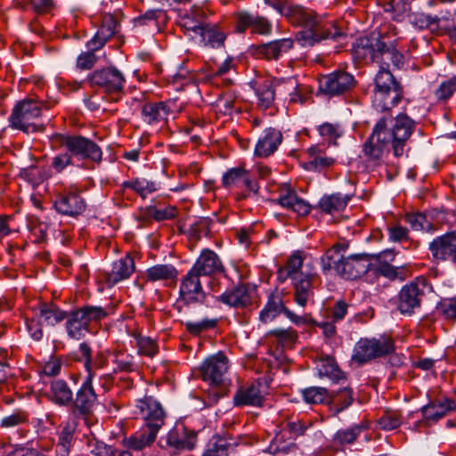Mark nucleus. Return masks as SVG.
Segmentation results:
<instances>
[{
    "label": "nucleus",
    "mask_w": 456,
    "mask_h": 456,
    "mask_svg": "<svg viewBox=\"0 0 456 456\" xmlns=\"http://www.w3.org/2000/svg\"><path fill=\"white\" fill-rule=\"evenodd\" d=\"M379 33L359 37L353 45L352 53L357 61L376 62L380 69L375 75L372 90V106L380 112L389 111L403 98V87L388 69L390 65L401 69L404 56L394 42L387 41Z\"/></svg>",
    "instance_id": "nucleus-1"
},
{
    "label": "nucleus",
    "mask_w": 456,
    "mask_h": 456,
    "mask_svg": "<svg viewBox=\"0 0 456 456\" xmlns=\"http://www.w3.org/2000/svg\"><path fill=\"white\" fill-rule=\"evenodd\" d=\"M386 118H381L375 125L371 134L362 146L365 160L373 167L379 166L383 157L392 145L394 156L402 157L414 128L415 122L405 114H399L394 120L392 128H387Z\"/></svg>",
    "instance_id": "nucleus-2"
},
{
    "label": "nucleus",
    "mask_w": 456,
    "mask_h": 456,
    "mask_svg": "<svg viewBox=\"0 0 456 456\" xmlns=\"http://www.w3.org/2000/svg\"><path fill=\"white\" fill-rule=\"evenodd\" d=\"M264 2L293 26L304 28L297 35V40L303 47L313 46L323 39H337L343 36L331 21L326 20L314 11L300 4L289 0H264Z\"/></svg>",
    "instance_id": "nucleus-3"
},
{
    "label": "nucleus",
    "mask_w": 456,
    "mask_h": 456,
    "mask_svg": "<svg viewBox=\"0 0 456 456\" xmlns=\"http://www.w3.org/2000/svg\"><path fill=\"white\" fill-rule=\"evenodd\" d=\"M137 407L142 413L145 426L130 437L125 438L123 443L128 449L141 451L155 441L159 430L164 424L165 412L160 403L152 398L140 401Z\"/></svg>",
    "instance_id": "nucleus-4"
},
{
    "label": "nucleus",
    "mask_w": 456,
    "mask_h": 456,
    "mask_svg": "<svg viewBox=\"0 0 456 456\" xmlns=\"http://www.w3.org/2000/svg\"><path fill=\"white\" fill-rule=\"evenodd\" d=\"M343 248L341 244H335L326 251L321 258L322 272L327 273L333 269L338 275L348 280H354L365 274L370 267L368 255H352L345 257L340 253Z\"/></svg>",
    "instance_id": "nucleus-5"
},
{
    "label": "nucleus",
    "mask_w": 456,
    "mask_h": 456,
    "mask_svg": "<svg viewBox=\"0 0 456 456\" xmlns=\"http://www.w3.org/2000/svg\"><path fill=\"white\" fill-rule=\"evenodd\" d=\"M228 370V359L223 353L211 355L200 365L199 370L202 379L211 387L208 393L209 404L216 403L225 394L224 375Z\"/></svg>",
    "instance_id": "nucleus-6"
},
{
    "label": "nucleus",
    "mask_w": 456,
    "mask_h": 456,
    "mask_svg": "<svg viewBox=\"0 0 456 456\" xmlns=\"http://www.w3.org/2000/svg\"><path fill=\"white\" fill-rule=\"evenodd\" d=\"M43 103L33 99H24L13 108L9 118L12 126L26 134L42 132L45 125L37 123L41 116Z\"/></svg>",
    "instance_id": "nucleus-7"
},
{
    "label": "nucleus",
    "mask_w": 456,
    "mask_h": 456,
    "mask_svg": "<svg viewBox=\"0 0 456 456\" xmlns=\"http://www.w3.org/2000/svg\"><path fill=\"white\" fill-rule=\"evenodd\" d=\"M107 311L102 306L85 305L67 314L66 330L69 338L79 340L89 330L91 322H100L107 317Z\"/></svg>",
    "instance_id": "nucleus-8"
},
{
    "label": "nucleus",
    "mask_w": 456,
    "mask_h": 456,
    "mask_svg": "<svg viewBox=\"0 0 456 456\" xmlns=\"http://www.w3.org/2000/svg\"><path fill=\"white\" fill-rule=\"evenodd\" d=\"M431 289L432 287L425 278H416L405 284L399 291L397 309L404 315L414 314L420 308L427 293Z\"/></svg>",
    "instance_id": "nucleus-9"
},
{
    "label": "nucleus",
    "mask_w": 456,
    "mask_h": 456,
    "mask_svg": "<svg viewBox=\"0 0 456 456\" xmlns=\"http://www.w3.org/2000/svg\"><path fill=\"white\" fill-rule=\"evenodd\" d=\"M56 139L61 147L69 151L77 160H91L100 163L102 151L100 146L82 135L57 134Z\"/></svg>",
    "instance_id": "nucleus-10"
},
{
    "label": "nucleus",
    "mask_w": 456,
    "mask_h": 456,
    "mask_svg": "<svg viewBox=\"0 0 456 456\" xmlns=\"http://www.w3.org/2000/svg\"><path fill=\"white\" fill-rule=\"evenodd\" d=\"M394 351V340L388 336L365 338H361L354 346L352 359L359 363H365L372 359L390 354Z\"/></svg>",
    "instance_id": "nucleus-11"
},
{
    "label": "nucleus",
    "mask_w": 456,
    "mask_h": 456,
    "mask_svg": "<svg viewBox=\"0 0 456 456\" xmlns=\"http://www.w3.org/2000/svg\"><path fill=\"white\" fill-rule=\"evenodd\" d=\"M87 79L91 86L108 94L121 92L125 84L123 74L114 67L94 70Z\"/></svg>",
    "instance_id": "nucleus-12"
},
{
    "label": "nucleus",
    "mask_w": 456,
    "mask_h": 456,
    "mask_svg": "<svg viewBox=\"0 0 456 456\" xmlns=\"http://www.w3.org/2000/svg\"><path fill=\"white\" fill-rule=\"evenodd\" d=\"M98 404V396L94 389L91 378H86L71 403L75 416L86 417L94 412Z\"/></svg>",
    "instance_id": "nucleus-13"
},
{
    "label": "nucleus",
    "mask_w": 456,
    "mask_h": 456,
    "mask_svg": "<svg viewBox=\"0 0 456 456\" xmlns=\"http://www.w3.org/2000/svg\"><path fill=\"white\" fill-rule=\"evenodd\" d=\"M354 84L352 74L337 70L324 76L320 81V90L330 96L339 95L347 92Z\"/></svg>",
    "instance_id": "nucleus-14"
},
{
    "label": "nucleus",
    "mask_w": 456,
    "mask_h": 456,
    "mask_svg": "<svg viewBox=\"0 0 456 456\" xmlns=\"http://www.w3.org/2000/svg\"><path fill=\"white\" fill-rule=\"evenodd\" d=\"M281 313H283L291 322L299 325L305 322V318L297 316L290 310L285 307L282 297L280 293H273L268 297V300L259 314V319L262 322L267 323L273 321Z\"/></svg>",
    "instance_id": "nucleus-15"
},
{
    "label": "nucleus",
    "mask_w": 456,
    "mask_h": 456,
    "mask_svg": "<svg viewBox=\"0 0 456 456\" xmlns=\"http://www.w3.org/2000/svg\"><path fill=\"white\" fill-rule=\"evenodd\" d=\"M54 208L61 215L77 216L86 208L85 200L74 191H64L56 196Z\"/></svg>",
    "instance_id": "nucleus-16"
},
{
    "label": "nucleus",
    "mask_w": 456,
    "mask_h": 456,
    "mask_svg": "<svg viewBox=\"0 0 456 456\" xmlns=\"http://www.w3.org/2000/svg\"><path fill=\"white\" fill-rule=\"evenodd\" d=\"M200 277L199 273L190 269L187 274L182 279L180 297L185 304L204 302L206 293L202 289Z\"/></svg>",
    "instance_id": "nucleus-17"
},
{
    "label": "nucleus",
    "mask_w": 456,
    "mask_h": 456,
    "mask_svg": "<svg viewBox=\"0 0 456 456\" xmlns=\"http://www.w3.org/2000/svg\"><path fill=\"white\" fill-rule=\"evenodd\" d=\"M294 46V41L291 38H281L251 47L252 54L267 61L279 60L284 54L288 53Z\"/></svg>",
    "instance_id": "nucleus-18"
},
{
    "label": "nucleus",
    "mask_w": 456,
    "mask_h": 456,
    "mask_svg": "<svg viewBox=\"0 0 456 456\" xmlns=\"http://www.w3.org/2000/svg\"><path fill=\"white\" fill-rule=\"evenodd\" d=\"M434 258L456 262V232H448L437 237L429 244Z\"/></svg>",
    "instance_id": "nucleus-19"
},
{
    "label": "nucleus",
    "mask_w": 456,
    "mask_h": 456,
    "mask_svg": "<svg viewBox=\"0 0 456 456\" xmlns=\"http://www.w3.org/2000/svg\"><path fill=\"white\" fill-rule=\"evenodd\" d=\"M248 28H250L253 33L267 36L272 33L273 25L265 17L253 15L246 12L238 13L236 30L242 33Z\"/></svg>",
    "instance_id": "nucleus-20"
},
{
    "label": "nucleus",
    "mask_w": 456,
    "mask_h": 456,
    "mask_svg": "<svg viewBox=\"0 0 456 456\" xmlns=\"http://www.w3.org/2000/svg\"><path fill=\"white\" fill-rule=\"evenodd\" d=\"M202 277H209L224 271L219 256L211 249H204L191 268Z\"/></svg>",
    "instance_id": "nucleus-21"
},
{
    "label": "nucleus",
    "mask_w": 456,
    "mask_h": 456,
    "mask_svg": "<svg viewBox=\"0 0 456 456\" xmlns=\"http://www.w3.org/2000/svg\"><path fill=\"white\" fill-rule=\"evenodd\" d=\"M317 278L314 273H300L298 278L293 280L294 300L304 307L314 297V282Z\"/></svg>",
    "instance_id": "nucleus-22"
},
{
    "label": "nucleus",
    "mask_w": 456,
    "mask_h": 456,
    "mask_svg": "<svg viewBox=\"0 0 456 456\" xmlns=\"http://www.w3.org/2000/svg\"><path fill=\"white\" fill-rule=\"evenodd\" d=\"M216 299L232 307L244 308L251 304V296L249 286L248 284H240L226 290Z\"/></svg>",
    "instance_id": "nucleus-23"
},
{
    "label": "nucleus",
    "mask_w": 456,
    "mask_h": 456,
    "mask_svg": "<svg viewBox=\"0 0 456 456\" xmlns=\"http://www.w3.org/2000/svg\"><path fill=\"white\" fill-rule=\"evenodd\" d=\"M196 441V433L185 429H183L182 433H179L177 429L171 430L166 437L167 446L174 453L192 450L195 447Z\"/></svg>",
    "instance_id": "nucleus-24"
},
{
    "label": "nucleus",
    "mask_w": 456,
    "mask_h": 456,
    "mask_svg": "<svg viewBox=\"0 0 456 456\" xmlns=\"http://www.w3.org/2000/svg\"><path fill=\"white\" fill-rule=\"evenodd\" d=\"M282 142L281 133L275 128H267L258 139L255 147V155L265 158L273 154Z\"/></svg>",
    "instance_id": "nucleus-25"
},
{
    "label": "nucleus",
    "mask_w": 456,
    "mask_h": 456,
    "mask_svg": "<svg viewBox=\"0 0 456 456\" xmlns=\"http://www.w3.org/2000/svg\"><path fill=\"white\" fill-rule=\"evenodd\" d=\"M456 410V403L452 399L444 397L441 400L430 402L421 408V412L427 421L436 422L449 412Z\"/></svg>",
    "instance_id": "nucleus-26"
},
{
    "label": "nucleus",
    "mask_w": 456,
    "mask_h": 456,
    "mask_svg": "<svg viewBox=\"0 0 456 456\" xmlns=\"http://www.w3.org/2000/svg\"><path fill=\"white\" fill-rule=\"evenodd\" d=\"M170 112L169 106L164 102H146L142 107V118L151 126L165 123Z\"/></svg>",
    "instance_id": "nucleus-27"
},
{
    "label": "nucleus",
    "mask_w": 456,
    "mask_h": 456,
    "mask_svg": "<svg viewBox=\"0 0 456 456\" xmlns=\"http://www.w3.org/2000/svg\"><path fill=\"white\" fill-rule=\"evenodd\" d=\"M134 271V259L127 256L112 264L110 272L107 273L106 282L110 287L114 286L118 282L129 278Z\"/></svg>",
    "instance_id": "nucleus-28"
},
{
    "label": "nucleus",
    "mask_w": 456,
    "mask_h": 456,
    "mask_svg": "<svg viewBox=\"0 0 456 456\" xmlns=\"http://www.w3.org/2000/svg\"><path fill=\"white\" fill-rule=\"evenodd\" d=\"M117 26V20L112 15H105L102 19L101 28L97 30L94 37L87 43L88 47L93 51H96L102 47L116 33Z\"/></svg>",
    "instance_id": "nucleus-29"
},
{
    "label": "nucleus",
    "mask_w": 456,
    "mask_h": 456,
    "mask_svg": "<svg viewBox=\"0 0 456 456\" xmlns=\"http://www.w3.org/2000/svg\"><path fill=\"white\" fill-rule=\"evenodd\" d=\"M49 399L59 406H69L73 402V392L63 379H53L50 383Z\"/></svg>",
    "instance_id": "nucleus-30"
},
{
    "label": "nucleus",
    "mask_w": 456,
    "mask_h": 456,
    "mask_svg": "<svg viewBox=\"0 0 456 456\" xmlns=\"http://www.w3.org/2000/svg\"><path fill=\"white\" fill-rule=\"evenodd\" d=\"M260 387L259 383H253L247 387L238 390L233 396L234 404L236 406H261L264 397Z\"/></svg>",
    "instance_id": "nucleus-31"
},
{
    "label": "nucleus",
    "mask_w": 456,
    "mask_h": 456,
    "mask_svg": "<svg viewBox=\"0 0 456 456\" xmlns=\"http://www.w3.org/2000/svg\"><path fill=\"white\" fill-rule=\"evenodd\" d=\"M282 208H287L298 216H306L311 211V206L303 199L299 198L294 191L287 190L276 200Z\"/></svg>",
    "instance_id": "nucleus-32"
},
{
    "label": "nucleus",
    "mask_w": 456,
    "mask_h": 456,
    "mask_svg": "<svg viewBox=\"0 0 456 456\" xmlns=\"http://www.w3.org/2000/svg\"><path fill=\"white\" fill-rule=\"evenodd\" d=\"M316 370L321 378H327L333 383H339L346 379L344 372L338 366L331 356L322 357L316 363Z\"/></svg>",
    "instance_id": "nucleus-33"
},
{
    "label": "nucleus",
    "mask_w": 456,
    "mask_h": 456,
    "mask_svg": "<svg viewBox=\"0 0 456 456\" xmlns=\"http://www.w3.org/2000/svg\"><path fill=\"white\" fill-rule=\"evenodd\" d=\"M206 23L200 12H192L181 17L180 26L191 39H197Z\"/></svg>",
    "instance_id": "nucleus-34"
},
{
    "label": "nucleus",
    "mask_w": 456,
    "mask_h": 456,
    "mask_svg": "<svg viewBox=\"0 0 456 456\" xmlns=\"http://www.w3.org/2000/svg\"><path fill=\"white\" fill-rule=\"evenodd\" d=\"M350 198L341 194L325 195L319 200L318 208L327 214H333L344 210Z\"/></svg>",
    "instance_id": "nucleus-35"
},
{
    "label": "nucleus",
    "mask_w": 456,
    "mask_h": 456,
    "mask_svg": "<svg viewBox=\"0 0 456 456\" xmlns=\"http://www.w3.org/2000/svg\"><path fill=\"white\" fill-rule=\"evenodd\" d=\"M226 36L216 26L206 24L197 40L212 48H217L223 45Z\"/></svg>",
    "instance_id": "nucleus-36"
},
{
    "label": "nucleus",
    "mask_w": 456,
    "mask_h": 456,
    "mask_svg": "<svg viewBox=\"0 0 456 456\" xmlns=\"http://www.w3.org/2000/svg\"><path fill=\"white\" fill-rule=\"evenodd\" d=\"M177 275L178 271L170 264L156 265L146 271L147 280L151 281L175 280Z\"/></svg>",
    "instance_id": "nucleus-37"
},
{
    "label": "nucleus",
    "mask_w": 456,
    "mask_h": 456,
    "mask_svg": "<svg viewBox=\"0 0 456 456\" xmlns=\"http://www.w3.org/2000/svg\"><path fill=\"white\" fill-rule=\"evenodd\" d=\"M353 401V390L349 387H343L337 391L330 392V405H332L336 415L350 406Z\"/></svg>",
    "instance_id": "nucleus-38"
},
{
    "label": "nucleus",
    "mask_w": 456,
    "mask_h": 456,
    "mask_svg": "<svg viewBox=\"0 0 456 456\" xmlns=\"http://www.w3.org/2000/svg\"><path fill=\"white\" fill-rule=\"evenodd\" d=\"M232 444L224 437L213 436L207 444L202 456H227Z\"/></svg>",
    "instance_id": "nucleus-39"
},
{
    "label": "nucleus",
    "mask_w": 456,
    "mask_h": 456,
    "mask_svg": "<svg viewBox=\"0 0 456 456\" xmlns=\"http://www.w3.org/2000/svg\"><path fill=\"white\" fill-rule=\"evenodd\" d=\"M39 316L40 322L49 326H54L65 318H67V313L61 311L54 305H48L42 304L39 306Z\"/></svg>",
    "instance_id": "nucleus-40"
},
{
    "label": "nucleus",
    "mask_w": 456,
    "mask_h": 456,
    "mask_svg": "<svg viewBox=\"0 0 456 456\" xmlns=\"http://www.w3.org/2000/svg\"><path fill=\"white\" fill-rule=\"evenodd\" d=\"M410 23L418 29L436 31L439 28L440 19L423 12H413L409 15Z\"/></svg>",
    "instance_id": "nucleus-41"
},
{
    "label": "nucleus",
    "mask_w": 456,
    "mask_h": 456,
    "mask_svg": "<svg viewBox=\"0 0 456 456\" xmlns=\"http://www.w3.org/2000/svg\"><path fill=\"white\" fill-rule=\"evenodd\" d=\"M302 395L307 403L330 404V393L322 387H310L302 391Z\"/></svg>",
    "instance_id": "nucleus-42"
},
{
    "label": "nucleus",
    "mask_w": 456,
    "mask_h": 456,
    "mask_svg": "<svg viewBox=\"0 0 456 456\" xmlns=\"http://www.w3.org/2000/svg\"><path fill=\"white\" fill-rule=\"evenodd\" d=\"M321 150L317 146H312L308 149L310 156L313 159L307 162V168L314 171H322V169L331 166L334 163V159L330 157L322 156L318 153Z\"/></svg>",
    "instance_id": "nucleus-43"
},
{
    "label": "nucleus",
    "mask_w": 456,
    "mask_h": 456,
    "mask_svg": "<svg viewBox=\"0 0 456 456\" xmlns=\"http://www.w3.org/2000/svg\"><path fill=\"white\" fill-rule=\"evenodd\" d=\"M272 83L275 88L276 94L281 97L295 94L298 86L297 80L293 77L288 78H275Z\"/></svg>",
    "instance_id": "nucleus-44"
},
{
    "label": "nucleus",
    "mask_w": 456,
    "mask_h": 456,
    "mask_svg": "<svg viewBox=\"0 0 456 456\" xmlns=\"http://www.w3.org/2000/svg\"><path fill=\"white\" fill-rule=\"evenodd\" d=\"M364 429L362 425H355L346 429L338 430L334 436V442L338 444H350L354 443Z\"/></svg>",
    "instance_id": "nucleus-45"
},
{
    "label": "nucleus",
    "mask_w": 456,
    "mask_h": 456,
    "mask_svg": "<svg viewBox=\"0 0 456 456\" xmlns=\"http://www.w3.org/2000/svg\"><path fill=\"white\" fill-rule=\"evenodd\" d=\"M28 422V414L22 410H17L9 415L3 417L0 420V427L12 428Z\"/></svg>",
    "instance_id": "nucleus-46"
},
{
    "label": "nucleus",
    "mask_w": 456,
    "mask_h": 456,
    "mask_svg": "<svg viewBox=\"0 0 456 456\" xmlns=\"http://www.w3.org/2000/svg\"><path fill=\"white\" fill-rule=\"evenodd\" d=\"M258 104L264 108H269L274 101L276 91L273 83H265L256 90Z\"/></svg>",
    "instance_id": "nucleus-47"
},
{
    "label": "nucleus",
    "mask_w": 456,
    "mask_h": 456,
    "mask_svg": "<svg viewBox=\"0 0 456 456\" xmlns=\"http://www.w3.org/2000/svg\"><path fill=\"white\" fill-rule=\"evenodd\" d=\"M218 322V319L205 318L199 322H185V329L192 335H199L203 331L214 329Z\"/></svg>",
    "instance_id": "nucleus-48"
},
{
    "label": "nucleus",
    "mask_w": 456,
    "mask_h": 456,
    "mask_svg": "<svg viewBox=\"0 0 456 456\" xmlns=\"http://www.w3.org/2000/svg\"><path fill=\"white\" fill-rule=\"evenodd\" d=\"M177 210L175 207L168 206L163 209H158L154 206H149L145 208V215L156 221H164L172 219L176 216Z\"/></svg>",
    "instance_id": "nucleus-49"
},
{
    "label": "nucleus",
    "mask_w": 456,
    "mask_h": 456,
    "mask_svg": "<svg viewBox=\"0 0 456 456\" xmlns=\"http://www.w3.org/2000/svg\"><path fill=\"white\" fill-rule=\"evenodd\" d=\"M72 154L65 150V151L55 155L52 159L51 167L55 170L56 173H61L66 167L74 165Z\"/></svg>",
    "instance_id": "nucleus-50"
},
{
    "label": "nucleus",
    "mask_w": 456,
    "mask_h": 456,
    "mask_svg": "<svg viewBox=\"0 0 456 456\" xmlns=\"http://www.w3.org/2000/svg\"><path fill=\"white\" fill-rule=\"evenodd\" d=\"M247 171L241 167H235L224 174L222 182L224 187H231L242 183Z\"/></svg>",
    "instance_id": "nucleus-51"
},
{
    "label": "nucleus",
    "mask_w": 456,
    "mask_h": 456,
    "mask_svg": "<svg viewBox=\"0 0 456 456\" xmlns=\"http://www.w3.org/2000/svg\"><path fill=\"white\" fill-rule=\"evenodd\" d=\"M320 135L325 140L336 144V140L343 134V130L338 125L324 123L318 126Z\"/></svg>",
    "instance_id": "nucleus-52"
},
{
    "label": "nucleus",
    "mask_w": 456,
    "mask_h": 456,
    "mask_svg": "<svg viewBox=\"0 0 456 456\" xmlns=\"http://www.w3.org/2000/svg\"><path fill=\"white\" fill-rule=\"evenodd\" d=\"M405 222L410 224L412 230L420 231L430 226L427 216L422 213H409L404 216Z\"/></svg>",
    "instance_id": "nucleus-53"
},
{
    "label": "nucleus",
    "mask_w": 456,
    "mask_h": 456,
    "mask_svg": "<svg viewBox=\"0 0 456 456\" xmlns=\"http://www.w3.org/2000/svg\"><path fill=\"white\" fill-rule=\"evenodd\" d=\"M456 90V77L444 81L440 84L439 87L436 90V96L440 101L449 99Z\"/></svg>",
    "instance_id": "nucleus-54"
},
{
    "label": "nucleus",
    "mask_w": 456,
    "mask_h": 456,
    "mask_svg": "<svg viewBox=\"0 0 456 456\" xmlns=\"http://www.w3.org/2000/svg\"><path fill=\"white\" fill-rule=\"evenodd\" d=\"M106 363V360L104 357L98 354L94 359H90L89 361H86L85 369L87 373L86 378H91V381L94 382V378L97 376V370L103 368Z\"/></svg>",
    "instance_id": "nucleus-55"
},
{
    "label": "nucleus",
    "mask_w": 456,
    "mask_h": 456,
    "mask_svg": "<svg viewBox=\"0 0 456 456\" xmlns=\"http://www.w3.org/2000/svg\"><path fill=\"white\" fill-rule=\"evenodd\" d=\"M304 258L301 255V252H295L287 261L285 267L289 271V273L293 275V280L298 278L303 266Z\"/></svg>",
    "instance_id": "nucleus-56"
},
{
    "label": "nucleus",
    "mask_w": 456,
    "mask_h": 456,
    "mask_svg": "<svg viewBox=\"0 0 456 456\" xmlns=\"http://www.w3.org/2000/svg\"><path fill=\"white\" fill-rule=\"evenodd\" d=\"M134 191L144 198L147 193L157 191V183L145 178H136L134 179Z\"/></svg>",
    "instance_id": "nucleus-57"
},
{
    "label": "nucleus",
    "mask_w": 456,
    "mask_h": 456,
    "mask_svg": "<svg viewBox=\"0 0 456 456\" xmlns=\"http://www.w3.org/2000/svg\"><path fill=\"white\" fill-rule=\"evenodd\" d=\"M378 423L381 429L389 431L400 427L402 420L395 413H385Z\"/></svg>",
    "instance_id": "nucleus-58"
},
{
    "label": "nucleus",
    "mask_w": 456,
    "mask_h": 456,
    "mask_svg": "<svg viewBox=\"0 0 456 456\" xmlns=\"http://www.w3.org/2000/svg\"><path fill=\"white\" fill-rule=\"evenodd\" d=\"M389 240L394 242H404L409 240L408 230L399 224L387 228Z\"/></svg>",
    "instance_id": "nucleus-59"
},
{
    "label": "nucleus",
    "mask_w": 456,
    "mask_h": 456,
    "mask_svg": "<svg viewBox=\"0 0 456 456\" xmlns=\"http://www.w3.org/2000/svg\"><path fill=\"white\" fill-rule=\"evenodd\" d=\"M90 48L89 52L82 53L77 59V66L80 69H90L97 61V57Z\"/></svg>",
    "instance_id": "nucleus-60"
},
{
    "label": "nucleus",
    "mask_w": 456,
    "mask_h": 456,
    "mask_svg": "<svg viewBox=\"0 0 456 456\" xmlns=\"http://www.w3.org/2000/svg\"><path fill=\"white\" fill-rule=\"evenodd\" d=\"M139 351L150 357H153L158 352L156 343L150 338H142L138 342Z\"/></svg>",
    "instance_id": "nucleus-61"
},
{
    "label": "nucleus",
    "mask_w": 456,
    "mask_h": 456,
    "mask_svg": "<svg viewBox=\"0 0 456 456\" xmlns=\"http://www.w3.org/2000/svg\"><path fill=\"white\" fill-rule=\"evenodd\" d=\"M271 334L281 341L288 343L294 342L297 338V332L292 329H276L272 330Z\"/></svg>",
    "instance_id": "nucleus-62"
},
{
    "label": "nucleus",
    "mask_w": 456,
    "mask_h": 456,
    "mask_svg": "<svg viewBox=\"0 0 456 456\" xmlns=\"http://www.w3.org/2000/svg\"><path fill=\"white\" fill-rule=\"evenodd\" d=\"M376 273L390 280L396 278L398 274L397 268L387 262H382L378 265Z\"/></svg>",
    "instance_id": "nucleus-63"
},
{
    "label": "nucleus",
    "mask_w": 456,
    "mask_h": 456,
    "mask_svg": "<svg viewBox=\"0 0 456 456\" xmlns=\"http://www.w3.org/2000/svg\"><path fill=\"white\" fill-rule=\"evenodd\" d=\"M348 304L344 300H338L331 311V317L333 322H339L346 316L348 309Z\"/></svg>",
    "instance_id": "nucleus-64"
}]
</instances>
